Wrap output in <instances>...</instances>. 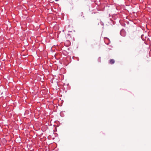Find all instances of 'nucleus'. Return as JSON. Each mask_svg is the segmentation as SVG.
Returning <instances> with one entry per match:
<instances>
[{"label":"nucleus","mask_w":151,"mask_h":151,"mask_svg":"<svg viewBox=\"0 0 151 151\" xmlns=\"http://www.w3.org/2000/svg\"><path fill=\"white\" fill-rule=\"evenodd\" d=\"M109 62L110 64H112L114 63L115 60L113 59H111L109 60Z\"/></svg>","instance_id":"f03ea898"},{"label":"nucleus","mask_w":151,"mask_h":151,"mask_svg":"<svg viewBox=\"0 0 151 151\" xmlns=\"http://www.w3.org/2000/svg\"><path fill=\"white\" fill-rule=\"evenodd\" d=\"M83 13L82 12H79L78 13V17H83L84 18V16H83Z\"/></svg>","instance_id":"f257e3e1"},{"label":"nucleus","mask_w":151,"mask_h":151,"mask_svg":"<svg viewBox=\"0 0 151 151\" xmlns=\"http://www.w3.org/2000/svg\"><path fill=\"white\" fill-rule=\"evenodd\" d=\"M56 1H58V0H55Z\"/></svg>","instance_id":"7ed1b4c3"}]
</instances>
